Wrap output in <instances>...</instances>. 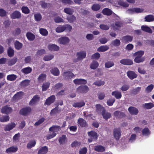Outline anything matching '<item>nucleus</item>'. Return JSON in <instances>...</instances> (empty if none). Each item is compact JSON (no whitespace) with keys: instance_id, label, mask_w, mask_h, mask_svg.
<instances>
[{"instance_id":"3","label":"nucleus","mask_w":154,"mask_h":154,"mask_svg":"<svg viewBox=\"0 0 154 154\" xmlns=\"http://www.w3.org/2000/svg\"><path fill=\"white\" fill-rule=\"evenodd\" d=\"M144 10L140 8H133L128 9L127 10L126 12L129 14H133L134 12L139 13L144 12Z\"/></svg>"},{"instance_id":"33","label":"nucleus","mask_w":154,"mask_h":154,"mask_svg":"<svg viewBox=\"0 0 154 154\" xmlns=\"http://www.w3.org/2000/svg\"><path fill=\"white\" fill-rule=\"evenodd\" d=\"M98 66V62L97 61H93L90 65V68L92 69H95Z\"/></svg>"},{"instance_id":"14","label":"nucleus","mask_w":154,"mask_h":154,"mask_svg":"<svg viewBox=\"0 0 154 154\" xmlns=\"http://www.w3.org/2000/svg\"><path fill=\"white\" fill-rule=\"evenodd\" d=\"M11 17L12 19H20L21 17V13L17 11H16L12 13Z\"/></svg>"},{"instance_id":"34","label":"nucleus","mask_w":154,"mask_h":154,"mask_svg":"<svg viewBox=\"0 0 154 154\" xmlns=\"http://www.w3.org/2000/svg\"><path fill=\"white\" fill-rule=\"evenodd\" d=\"M17 61V59L16 57H14L10 60L8 62L9 66H11L14 64Z\"/></svg>"},{"instance_id":"46","label":"nucleus","mask_w":154,"mask_h":154,"mask_svg":"<svg viewBox=\"0 0 154 154\" xmlns=\"http://www.w3.org/2000/svg\"><path fill=\"white\" fill-rule=\"evenodd\" d=\"M67 20L70 23H72L76 20V17L73 15H70L68 16Z\"/></svg>"},{"instance_id":"13","label":"nucleus","mask_w":154,"mask_h":154,"mask_svg":"<svg viewBox=\"0 0 154 154\" xmlns=\"http://www.w3.org/2000/svg\"><path fill=\"white\" fill-rule=\"evenodd\" d=\"M86 53L85 51H81L77 52L76 54L77 60H80L85 58L86 57Z\"/></svg>"},{"instance_id":"36","label":"nucleus","mask_w":154,"mask_h":154,"mask_svg":"<svg viewBox=\"0 0 154 154\" xmlns=\"http://www.w3.org/2000/svg\"><path fill=\"white\" fill-rule=\"evenodd\" d=\"M7 53L8 56L10 57H12L14 54V51L11 47H9L7 50Z\"/></svg>"},{"instance_id":"43","label":"nucleus","mask_w":154,"mask_h":154,"mask_svg":"<svg viewBox=\"0 0 154 154\" xmlns=\"http://www.w3.org/2000/svg\"><path fill=\"white\" fill-rule=\"evenodd\" d=\"M144 107L147 109H150L154 107V104L151 103H146L144 104Z\"/></svg>"},{"instance_id":"60","label":"nucleus","mask_w":154,"mask_h":154,"mask_svg":"<svg viewBox=\"0 0 154 154\" xmlns=\"http://www.w3.org/2000/svg\"><path fill=\"white\" fill-rule=\"evenodd\" d=\"M114 65V63L113 62L111 61H107L105 63V66L106 68H109Z\"/></svg>"},{"instance_id":"58","label":"nucleus","mask_w":154,"mask_h":154,"mask_svg":"<svg viewBox=\"0 0 154 154\" xmlns=\"http://www.w3.org/2000/svg\"><path fill=\"white\" fill-rule=\"evenodd\" d=\"M105 84V82L104 81H98L94 82L93 85H95L98 86H100L101 85H103Z\"/></svg>"},{"instance_id":"31","label":"nucleus","mask_w":154,"mask_h":154,"mask_svg":"<svg viewBox=\"0 0 154 154\" xmlns=\"http://www.w3.org/2000/svg\"><path fill=\"white\" fill-rule=\"evenodd\" d=\"M94 149L95 151L99 152H103L105 150L104 147L101 145L96 146H94Z\"/></svg>"},{"instance_id":"28","label":"nucleus","mask_w":154,"mask_h":154,"mask_svg":"<svg viewBox=\"0 0 154 154\" xmlns=\"http://www.w3.org/2000/svg\"><path fill=\"white\" fill-rule=\"evenodd\" d=\"M144 19L145 22H152L154 21V17L152 15H149L145 17Z\"/></svg>"},{"instance_id":"29","label":"nucleus","mask_w":154,"mask_h":154,"mask_svg":"<svg viewBox=\"0 0 154 154\" xmlns=\"http://www.w3.org/2000/svg\"><path fill=\"white\" fill-rule=\"evenodd\" d=\"M32 71V69L29 66L24 68L21 69V72L25 74L31 73Z\"/></svg>"},{"instance_id":"54","label":"nucleus","mask_w":154,"mask_h":154,"mask_svg":"<svg viewBox=\"0 0 154 154\" xmlns=\"http://www.w3.org/2000/svg\"><path fill=\"white\" fill-rule=\"evenodd\" d=\"M144 51H139L135 53L133 55L134 56H138L142 57L144 54Z\"/></svg>"},{"instance_id":"40","label":"nucleus","mask_w":154,"mask_h":154,"mask_svg":"<svg viewBox=\"0 0 154 154\" xmlns=\"http://www.w3.org/2000/svg\"><path fill=\"white\" fill-rule=\"evenodd\" d=\"M36 143V142L35 140L30 141L27 143V147L28 149H30L34 146Z\"/></svg>"},{"instance_id":"42","label":"nucleus","mask_w":154,"mask_h":154,"mask_svg":"<svg viewBox=\"0 0 154 154\" xmlns=\"http://www.w3.org/2000/svg\"><path fill=\"white\" fill-rule=\"evenodd\" d=\"M50 85V83L49 82H46L43 84L42 86V91H46L49 88Z\"/></svg>"},{"instance_id":"20","label":"nucleus","mask_w":154,"mask_h":154,"mask_svg":"<svg viewBox=\"0 0 154 154\" xmlns=\"http://www.w3.org/2000/svg\"><path fill=\"white\" fill-rule=\"evenodd\" d=\"M128 110L131 115H137L138 112V109L133 106H130L129 107Z\"/></svg>"},{"instance_id":"8","label":"nucleus","mask_w":154,"mask_h":154,"mask_svg":"<svg viewBox=\"0 0 154 154\" xmlns=\"http://www.w3.org/2000/svg\"><path fill=\"white\" fill-rule=\"evenodd\" d=\"M113 115L116 118L120 119L126 117V115L124 112L119 110H117L114 112Z\"/></svg>"},{"instance_id":"57","label":"nucleus","mask_w":154,"mask_h":154,"mask_svg":"<svg viewBox=\"0 0 154 154\" xmlns=\"http://www.w3.org/2000/svg\"><path fill=\"white\" fill-rule=\"evenodd\" d=\"M100 28L103 30H107L109 29V26L107 25L101 24L100 25Z\"/></svg>"},{"instance_id":"63","label":"nucleus","mask_w":154,"mask_h":154,"mask_svg":"<svg viewBox=\"0 0 154 154\" xmlns=\"http://www.w3.org/2000/svg\"><path fill=\"white\" fill-rule=\"evenodd\" d=\"M100 57V55L98 52H96L93 54L91 57V59H98Z\"/></svg>"},{"instance_id":"44","label":"nucleus","mask_w":154,"mask_h":154,"mask_svg":"<svg viewBox=\"0 0 154 154\" xmlns=\"http://www.w3.org/2000/svg\"><path fill=\"white\" fill-rule=\"evenodd\" d=\"M100 8V6L99 4H94L91 7L92 10L94 11L99 10Z\"/></svg>"},{"instance_id":"16","label":"nucleus","mask_w":154,"mask_h":154,"mask_svg":"<svg viewBox=\"0 0 154 154\" xmlns=\"http://www.w3.org/2000/svg\"><path fill=\"white\" fill-rule=\"evenodd\" d=\"M127 75L128 77L131 80H132L137 77V75L133 71H129L127 72Z\"/></svg>"},{"instance_id":"17","label":"nucleus","mask_w":154,"mask_h":154,"mask_svg":"<svg viewBox=\"0 0 154 154\" xmlns=\"http://www.w3.org/2000/svg\"><path fill=\"white\" fill-rule=\"evenodd\" d=\"M73 82L76 85L85 84L87 83L86 80L82 79H77L73 80Z\"/></svg>"},{"instance_id":"49","label":"nucleus","mask_w":154,"mask_h":154,"mask_svg":"<svg viewBox=\"0 0 154 154\" xmlns=\"http://www.w3.org/2000/svg\"><path fill=\"white\" fill-rule=\"evenodd\" d=\"M142 134L143 135L148 136L150 134L148 128H145L142 131Z\"/></svg>"},{"instance_id":"50","label":"nucleus","mask_w":154,"mask_h":154,"mask_svg":"<svg viewBox=\"0 0 154 154\" xmlns=\"http://www.w3.org/2000/svg\"><path fill=\"white\" fill-rule=\"evenodd\" d=\"M9 120V117L8 116H4L1 117L0 121L2 122H6Z\"/></svg>"},{"instance_id":"61","label":"nucleus","mask_w":154,"mask_h":154,"mask_svg":"<svg viewBox=\"0 0 154 154\" xmlns=\"http://www.w3.org/2000/svg\"><path fill=\"white\" fill-rule=\"evenodd\" d=\"M112 44L115 46H118L120 44V42L119 39H115L112 42Z\"/></svg>"},{"instance_id":"1","label":"nucleus","mask_w":154,"mask_h":154,"mask_svg":"<svg viewBox=\"0 0 154 154\" xmlns=\"http://www.w3.org/2000/svg\"><path fill=\"white\" fill-rule=\"evenodd\" d=\"M88 134L90 137V138L88 139V141L89 143H91L93 141H96L98 137L97 133L93 131L88 132Z\"/></svg>"},{"instance_id":"27","label":"nucleus","mask_w":154,"mask_h":154,"mask_svg":"<svg viewBox=\"0 0 154 154\" xmlns=\"http://www.w3.org/2000/svg\"><path fill=\"white\" fill-rule=\"evenodd\" d=\"M50 72L55 76H58L60 74V71L59 69L56 67L52 68L50 70Z\"/></svg>"},{"instance_id":"48","label":"nucleus","mask_w":154,"mask_h":154,"mask_svg":"<svg viewBox=\"0 0 154 154\" xmlns=\"http://www.w3.org/2000/svg\"><path fill=\"white\" fill-rule=\"evenodd\" d=\"M66 139L65 135H63L61 137H59V142L60 144H63L65 143Z\"/></svg>"},{"instance_id":"24","label":"nucleus","mask_w":154,"mask_h":154,"mask_svg":"<svg viewBox=\"0 0 154 154\" xmlns=\"http://www.w3.org/2000/svg\"><path fill=\"white\" fill-rule=\"evenodd\" d=\"M18 148L17 146H12L7 149L6 152L8 153H11L17 151Z\"/></svg>"},{"instance_id":"12","label":"nucleus","mask_w":154,"mask_h":154,"mask_svg":"<svg viewBox=\"0 0 154 154\" xmlns=\"http://www.w3.org/2000/svg\"><path fill=\"white\" fill-rule=\"evenodd\" d=\"M48 50L51 51H58L59 50L60 48L57 45L54 44H49L48 46Z\"/></svg>"},{"instance_id":"11","label":"nucleus","mask_w":154,"mask_h":154,"mask_svg":"<svg viewBox=\"0 0 154 154\" xmlns=\"http://www.w3.org/2000/svg\"><path fill=\"white\" fill-rule=\"evenodd\" d=\"M55 99V97L54 95H52L50 96L46 99L45 103V105H50L54 102Z\"/></svg>"},{"instance_id":"52","label":"nucleus","mask_w":154,"mask_h":154,"mask_svg":"<svg viewBox=\"0 0 154 154\" xmlns=\"http://www.w3.org/2000/svg\"><path fill=\"white\" fill-rule=\"evenodd\" d=\"M115 101V99L114 98H109L107 101V105L109 106H112Z\"/></svg>"},{"instance_id":"25","label":"nucleus","mask_w":154,"mask_h":154,"mask_svg":"<svg viewBox=\"0 0 154 154\" xmlns=\"http://www.w3.org/2000/svg\"><path fill=\"white\" fill-rule=\"evenodd\" d=\"M141 29L143 31L149 33H152V30L150 28L146 25L142 26L141 27Z\"/></svg>"},{"instance_id":"37","label":"nucleus","mask_w":154,"mask_h":154,"mask_svg":"<svg viewBox=\"0 0 154 154\" xmlns=\"http://www.w3.org/2000/svg\"><path fill=\"white\" fill-rule=\"evenodd\" d=\"M17 78V75L14 74L9 75H7V80L10 81H14L16 80Z\"/></svg>"},{"instance_id":"15","label":"nucleus","mask_w":154,"mask_h":154,"mask_svg":"<svg viewBox=\"0 0 154 154\" xmlns=\"http://www.w3.org/2000/svg\"><path fill=\"white\" fill-rule=\"evenodd\" d=\"M63 75L66 79H72L75 76V75L70 71L65 72L63 73Z\"/></svg>"},{"instance_id":"47","label":"nucleus","mask_w":154,"mask_h":154,"mask_svg":"<svg viewBox=\"0 0 154 154\" xmlns=\"http://www.w3.org/2000/svg\"><path fill=\"white\" fill-rule=\"evenodd\" d=\"M69 39H59L58 42L60 44L65 45L69 42Z\"/></svg>"},{"instance_id":"10","label":"nucleus","mask_w":154,"mask_h":154,"mask_svg":"<svg viewBox=\"0 0 154 154\" xmlns=\"http://www.w3.org/2000/svg\"><path fill=\"white\" fill-rule=\"evenodd\" d=\"M96 111L98 114H102V113L106 110L105 107L100 104H97L95 105Z\"/></svg>"},{"instance_id":"6","label":"nucleus","mask_w":154,"mask_h":154,"mask_svg":"<svg viewBox=\"0 0 154 154\" xmlns=\"http://www.w3.org/2000/svg\"><path fill=\"white\" fill-rule=\"evenodd\" d=\"M77 123L78 126L81 127L87 128L88 126L86 121L82 118H79L78 119Z\"/></svg>"},{"instance_id":"55","label":"nucleus","mask_w":154,"mask_h":154,"mask_svg":"<svg viewBox=\"0 0 154 154\" xmlns=\"http://www.w3.org/2000/svg\"><path fill=\"white\" fill-rule=\"evenodd\" d=\"M35 20L36 21H39L41 20L42 17L41 14L39 13H37L34 15Z\"/></svg>"},{"instance_id":"62","label":"nucleus","mask_w":154,"mask_h":154,"mask_svg":"<svg viewBox=\"0 0 154 154\" xmlns=\"http://www.w3.org/2000/svg\"><path fill=\"white\" fill-rule=\"evenodd\" d=\"M40 33L42 35L46 36L48 34V32L45 29L41 28L39 30Z\"/></svg>"},{"instance_id":"30","label":"nucleus","mask_w":154,"mask_h":154,"mask_svg":"<svg viewBox=\"0 0 154 154\" xmlns=\"http://www.w3.org/2000/svg\"><path fill=\"white\" fill-rule=\"evenodd\" d=\"M56 31L57 32L60 33L63 32L65 30V25H60L57 26L56 29Z\"/></svg>"},{"instance_id":"21","label":"nucleus","mask_w":154,"mask_h":154,"mask_svg":"<svg viewBox=\"0 0 154 154\" xmlns=\"http://www.w3.org/2000/svg\"><path fill=\"white\" fill-rule=\"evenodd\" d=\"M101 115L103 116V118L106 121L108 119H109L112 116L111 114L106 111V110L102 113Z\"/></svg>"},{"instance_id":"56","label":"nucleus","mask_w":154,"mask_h":154,"mask_svg":"<svg viewBox=\"0 0 154 154\" xmlns=\"http://www.w3.org/2000/svg\"><path fill=\"white\" fill-rule=\"evenodd\" d=\"M21 10L22 12L25 14H28L30 13V10L27 7H22L21 8Z\"/></svg>"},{"instance_id":"5","label":"nucleus","mask_w":154,"mask_h":154,"mask_svg":"<svg viewBox=\"0 0 154 154\" xmlns=\"http://www.w3.org/2000/svg\"><path fill=\"white\" fill-rule=\"evenodd\" d=\"M121 132L119 128H115L113 130V136L115 139L119 140L121 136Z\"/></svg>"},{"instance_id":"2","label":"nucleus","mask_w":154,"mask_h":154,"mask_svg":"<svg viewBox=\"0 0 154 154\" xmlns=\"http://www.w3.org/2000/svg\"><path fill=\"white\" fill-rule=\"evenodd\" d=\"M89 90V88L86 85H82L76 89L77 92L79 94H85L87 93Z\"/></svg>"},{"instance_id":"41","label":"nucleus","mask_w":154,"mask_h":154,"mask_svg":"<svg viewBox=\"0 0 154 154\" xmlns=\"http://www.w3.org/2000/svg\"><path fill=\"white\" fill-rule=\"evenodd\" d=\"M136 57L134 59V61L136 63H140L143 62L145 59L144 57H139L138 56H136Z\"/></svg>"},{"instance_id":"19","label":"nucleus","mask_w":154,"mask_h":154,"mask_svg":"<svg viewBox=\"0 0 154 154\" xmlns=\"http://www.w3.org/2000/svg\"><path fill=\"white\" fill-rule=\"evenodd\" d=\"M120 63L122 64L131 65L133 64V61L129 59H123L120 61Z\"/></svg>"},{"instance_id":"4","label":"nucleus","mask_w":154,"mask_h":154,"mask_svg":"<svg viewBox=\"0 0 154 154\" xmlns=\"http://www.w3.org/2000/svg\"><path fill=\"white\" fill-rule=\"evenodd\" d=\"M31 112V109L29 107H26L21 109L20 111V115L26 116Z\"/></svg>"},{"instance_id":"35","label":"nucleus","mask_w":154,"mask_h":154,"mask_svg":"<svg viewBox=\"0 0 154 154\" xmlns=\"http://www.w3.org/2000/svg\"><path fill=\"white\" fill-rule=\"evenodd\" d=\"M109 49V47L108 46H102L99 47L97 49V51L99 52H104L107 50Z\"/></svg>"},{"instance_id":"23","label":"nucleus","mask_w":154,"mask_h":154,"mask_svg":"<svg viewBox=\"0 0 154 154\" xmlns=\"http://www.w3.org/2000/svg\"><path fill=\"white\" fill-rule=\"evenodd\" d=\"M102 13L104 15L109 16L112 15L113 12L109 8H105L102 10Z\"/></svg>"},{"instance_id":"26","label":"nucleus","mask_w":154,"mask_h":154,"mask_svg":"<svg viewBox=\"0 0 154 154\" xmlns=\"http://www.w3.org/2000/svg\"><path fill=\"white\" fill-rule=\"evenodd\" d=\"M112 95L115 96V97L117 99H119L122 97V94L120 92L117 91H113L112 93Z\"/></svg>"},{"instance_id":"7","label":"nucleus","mask_w":154,"mask_h":154,"mask_svg":"<svg viewBox=\"0 0 154 154\" xmlns=\"http://www.w3.org/2000/svg\"><path fill=\"white\" fill-rule=\"evenodd\" d=\"M40 97L38 95L36 94L33 97L29 103L30 105H33L38 103L40 100Z\"/></svg>"},{"instance_id":"38","label":"nucleus","mask_w":154,"mask_h":154,"mask_svg":"<svg viewBox=\"0 0 154 154\" xmlns=\"http://www.w3.org/2000/svg\"><path fill=\"white\" fill-rule=\"evenodd\" d=\"M46 77V75L44 73L41 74L38 78V81L39 82H42L45 80Z\"/></svg>"},{"instance_id":"51","label":"nucleus","mask_w":154,"mask_h":154,"mask_svg":"<svg viewBox=\"0 0 154 154\" xmlns=\"http://www.w3.org/2000/svg\"><path fill=\"white\" fill-rule=\"evenodd\" d=\"M118 4L120 5L125 8L128 7L129 6V4L128 3L121 0L119 1Z\"/></svg>"},{"instance_id":"9","label":"nucleus","mask_w":154,"mask_h":154,"mask_svg":"<svg viewBox=\"0 0 154 154\" xmlns=\"http://www.w3.org/2000/svg\"><path fill=\"white\" fill-rule=\"evenodd\" d=\"M1 112L3 113L8 114L12 111L11 107L6 105L3 107L1 109Z\"/></svg>"},{"instance_id":"64","label":"nucleus","mask_w":154,"mask_h":154,"mask_svg":"<svg viewBox=\"0 0 154 154\" xmlns=\"http://www.w3.org/2000/svg\"><path fill=\"white\" fill-rule=\"evenodd\" d=\"M55 22L56 23H59L60 22H64V21L63 19L60 17H55L54 19Z\"/></svg>"},{"instance_id":"59","label":"nucleus","mask_w":154,"mask_h":154,"mask_svg":"<svg viewBox=\"0 0 154 154\" xmlns=\"http://www.w3.org/2000/svg\"><path fill=\"white\" fill-rule=\"evenodd\" d=\"M15 45V48L17 50L20 49L22 47V44L17 41L16 42Z\"/></svg>"},{"instance_id":"53","label":"nucleus","mask_w":154,"mask_h":154,"mask_svg":"<svg viewBox=\"0 0 154 154\" xmlns=\"http://www.w3.org/2000/svg\"><path fill=\"white\" fill-rule=\"evenodd\" d=\"M54 57V56L52 54H49L45 55L44 56L43 59L45 61L50 60L52 59Z\"/></svg>"},{"instance_id":"45","label":"nucleus","mask_w":154,"mask_h":154,"mask_svg":"<svg viewBox=\"0 0 154 154\" xmlns=\"http://www.w3.org/2000/svg\"><path fill=\"white\" fill-rule=\"evenodd\" d=\"M64 12L67 14L71 15L73 14L74 11L73 9L69 8H66L64 10Z\"/></svg>"},{"instance_id":"32","label":"nucleus","mask_w":154,"mask_h":154,"mask_svg":"<svg viewBox=\"0 0 154 154\" xmlns=\"http://www.w3.org/2000/svg\"><path fill=\"white\" fill-rule=\"evenodd\" d=\"M85 103L84 101L74 103L72 105L75 107H81L85 106Z\"/></svg>"},{"instance_id":"18","label":"nucleus","mask_w":154,"mask_h":154,"mask_svg":"<svg viewBox=\"0 0 154 154\" xmlns=\"http://www.w3.org/2000/svg\"><path fill=\"white\" fill-rule=\"evenodd\" d=\"M48 151V147L46 146L42 147L38 150V154H46Z\"/></svg>"},{"instance_id":"22","label":"nucleus","mask_w":154,"mask_h":154,"mask_svg":"<svg viewBox=\"0 0 154 154\" xmlns=\"http://www.w3.org/2000/svg\"><path fill=\"white\" fill-rule=\"evenodd\" d=\"M16 126V124L14 122L9 124L4 128V130L5 131H8L13 129Z\"/></svg>"},{"instance_id":"39","label":"nucleus","mask_w":154,"mask_h":154,"mask_svg":"<svg viewBox=\"0 0 154 154\" xmlns=\"http://www.w3.org/2000/svg\"><path fill=\"white\" fill-rule=\"evenodd\" d=\"M141 88L138 87L136 88L133 89L131 90V93L134 95L137 94L139 93L140 91Z\"/></svg>"}]
</instances>
